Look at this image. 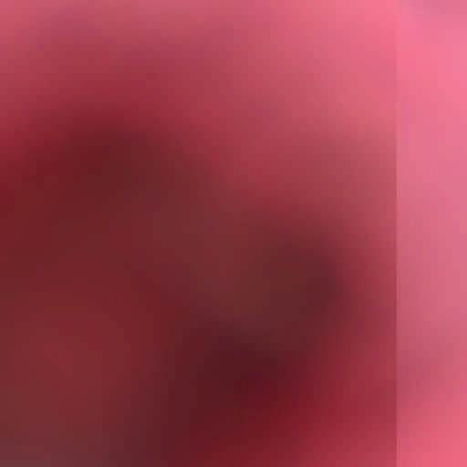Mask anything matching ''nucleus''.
Masks as SVG:
<instances>
[{"label": "nucleus", "mask_w": 467, "mask_h": 467, "mask_svg": "<svg viewBox=\"0 0 467 467\" xmlns=\"http://www.w3.org/2000/svg\"><path fill=\"white\" fill-rule=\"evenodd\" d=\"M326 278H327V282H329V278H330V277H329V276H327Z\"/></svg>", "instance_id": "1"}, {"label": "nucleus", "mask_w": 467, "mask_h": 467, "mask_svg": "<svg viewBox=\"0 0 467 467\" xmlns=\"http://www.w3.org/2000/svg\"><path fill=\"white\" fill-rule=\"evenodd\" d=\"M326 278H327V282H329V278H330V277H329V276H327Z\"/></svg>", "instance_id": "2"}]
</instances>
